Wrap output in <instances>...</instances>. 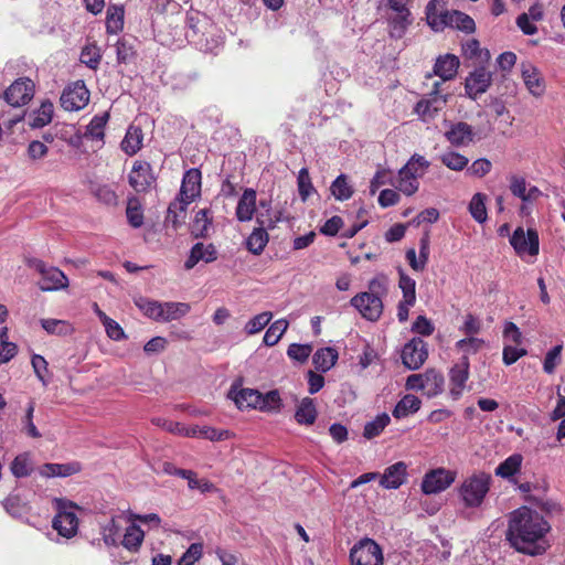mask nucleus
<instances>
[{
  "instance_id": "1",
  "label": "nucleus",
  "mask_w": 565,
  "mask_h": 565,
  "mask_svg": "<svg viewBox=\"0 0 565 565\" xmlns=\"http://www.w3.org/2000/svg\"><path fill=\"white\" fill-rule=\"evenodd\" d=\"M550 529L548 522L537 511L521 507L511 512L505 536L515 551L536 556L545 552L539 542Z\"/></svg>"
},
{
  "instance_id": "2",
  "label": "nucleus",
  "mask_w": 565,
  "mask_h": 565,
  "mask_svg": "<svg viewBox=\"0 0 565 565\" xmlns=\"http://www.w3.org/2000/svg\"><path fill=\"white\" fill-rule=\"evenodd\" d=\"M386 294V279L373 278L369 284V291L355 295L351 305L359 310L363 318L377 321L383 312L382 295Z\"/></svg>"
},
{
  "instance_id": "3",
  "label": "nucleus",
  "mask_w": 565,
  "mask_h": 565,
  "mask_svg": "<svg viewBox=\"0 0 565 565\" xmlns=\"http://www.w3.org/2000/svg\"><path fill=\"white\" fill-rule=\"evenodd\" d=\"M491 476L478 472L467 477L458 488V495L466 508H479L490 490Z\"/></svg>"
},
{
  "instance_id": "4",
  "label": "nucleus",
  "mask_w": 565,
  "mask_h": 565,
  "mask_svg": "<svg viewBox=\"0 0 565 565\" xmlns=\"http://www.w3.org/2000/svg\"><path fill=\"white\" fill-rule=\"evenodd\" d=\"M52 504L56 514L52 521V526L61 536L71 539L76 535L78 529V519L75 514L77 505L62 498H54Z\"/></svg>"
},
{
  "instance_id": "5",
  "label": "nucleus",
  "mask_w": 565,
  "mask_h": 565,
  "mask_svg": "<svg viewBox=\"0 0 565 565\" xmlns=\"http://www.w3.org/2000/svg\"><path fill=\"white\" fill-rule=\"evenodd\" d=\"M28 264L40 274L41 279L38 285L42 291H55L67 288L68 278L57 267H49L43 260L38 258L30 259Z\"/></svg>"
},
{
  "instance_id": "6",
  "label": "nucleus",
  "mask_w": 565,
  "mask_h": 565,
  "mask_svg": "<svg viewBox=\"0 0 565 565\" xmlns=\"http://www.w3.org/2000/svg\"><path fill=\"white\" fill-rule=\"evenodd\" d=\"M350 562L351 565H383V550L374 540L362 539L350 550Z\"/></svg>"
},
{
  "instance_id": "7",
  "label": "nucleus",
  "mask_w": 565,
  "mask_h": 565,
  "mask_svg": "<svg viewBox=\"0 0 565 565\" xmlns=\"http://www.w3.org/2000/svg\"><path fill=\"white\" fill-rule=\"evenodd\" d=\"M162 428L174 435L185 437H198L209 440H222L224 436L227 435L226 430H217L210 426L194 425L191 427H186L183 424L173 420H163Z\"/></svg>"
},
{
  "instance_id": "8",
  "label": "nucleus",
  "mask_w": 565,
  "mask_h": 565,
  "mask_svg": "<svg viewBox=\"0 0 565 565\" xmlns=\"http://www.w3.org/2000/svg\"><path fill=\"white\" fill-rule=\"evenodd\" d=\"M495 475L518 486L521 492L527 493L533 489L530 473L522 468V461H502L495 468Z\"/></svg>"
},
{
  "instance_id": "9",
  "label": "nucleus",
  "mask_w": 565,
  "mask_h": 565,
  "mask_svg": "<svg viewBox=\"0 0 565 565\" xmlns=\"http://www.w3.org/2000/svg\"><path fill=\"white\" fill-rule=\"evenodd\" d=\"M456 477L457 473L452 470L445 468L431 469L423 477L422 491L427 495L440 493L455 482Z\"/></svg>"
},
{
  "instance_id": "10",
  "label": "nucleus",
  "mask_w": 565,
  "mask_h": 565,
  "mask_svg": "<svg viewBox=\"0 0 565 565\" xmlns=\"http://www.w3.org/2000/svg\"><path fill=\"white\" fill-rule=\"evenodd\" d=\"M445 139L456 148H465L480 140L475 128L466 121L446 122Z\"/></svg>"
},
{
  "instance_id": "11",
  "label": "nucleus",
  "mask_w": 565,
  "mask_h": 565,
  "mask_svg": "<svg viewBox=\"0 0 565 565\" xmlns=\"http://www.w3.org/2000/svg\"><path fill=\"white\" fill-rule=\"evenodd\" d=\"M60 102L66 111L83 109L89 102V90L84 81H76L67 85L61 95Z\"/></svg>"
},
{
  "instance_id": "12",
  "label": "nucleus",
  "mask_w": 565,
  "mask_h": 565,
  "mask_svg": "<svg viewBox=\"0 0 565 565\" xmlns=\"http://www.w3.org/2000/svg\"><path fill=\"white\" fill-rule=\"evenodd\" d=\"M510 244L519 256L524 254L535 256L540 250L537 231L534 228H527V231L524 232L523 227L519 226L510 237Z\"/></svg>"
},
{
  "instance_id": "13",
  "label": "nucleus",
  "mask_w": 565,
  "mask_h": 565,
  "mask_svg": "<svg viewBox=\"0 0 565 565\" xmlns=\"http://www.w3.org/2000/svg\"><path fill=\"white\" fill-rule=\"evenodd\" d=\"M402 362L409 370H418L428 358L427 343L420 338H413L404 344Z\"/></svg>"
},
{
  "instance_id": "14",
  "label": "nucleus",
  "mask_w": 565,
  "mask_h": 565,
  "mask_svg": "<svg viewBox=\"0 0 565 565\" xmlns=\"http://www.w3.org/2000/svg\"><path fill=\"white\" fill-rule=\"evenodd\" d=\"M128 179L131 188L138 193L149 191L157 181L152 167L147 161H136Z\"/></svg>"
},
{
  "instance_id": "15",
  "label": "nucleus",
  "mask_w": 565,
  "mask_h": 565,
  "mask_svg": "<svg viewBox=\"0 0 565 565\" xmlns=\"http://www.w3.org/2000/svg\"><path fill=\"white\" fill-rule=\"evenodd\" d=\"M470 362L467 355L461 359L449 370V394L452 399H459L466 388L469 379Z\"/></svg>"
},
{
  "instance_id": "16",
  "label": "nucleus",
  "mask_w": 565,
  "mask_h": 565,
  "mask_svg": "<svg viewBox=\"0 0 565 565\" xmlns=\"http://www.w3.org/2000/svg\"><path fill=\"white\" fill-rule=\"evenodd\" d=\"M33 94V82L29 78H19L6 89L4 99L9 105L20 107L28 104L32 99Z\"/></svg>"
},
{
  "instance_id": "17",
  "label": "nucleus",
  "mask_w": 565,
  "mask_h": 565,
  "mask_svg": "<svg viewBox=\"0 0 565 565\" xmlns=\"http://www.w3.org/2000/svg\"><path fill=\"white\" fill-rule=\"evenodd\" d=\"M448 99L446 95L438 92H430L427 98H423L415 105L414 111L419 118L428 122L437 117L439 111L444 109Z\"/></svg>"
},
{
  "instance_id": "18",
  "label": "nucleus",
  "mask_w": 565,
  "mask_h": 565,
  "mask_svg": "<svg viewBox=\"0 0 565 565\" xmlns=\"http://www.w3.org/2000/svg\"><path fill=\"white\" fill-rule=\"evenodd\" d=\"M492 82V74L480 66L469 74L465 82L466 94L473 100L487 92Z\"/></svg>"
},
{
  "instance_id": "19",
  "label": "nucleus",
  "mask_w": 565,
  "mask_h": 565,
  "mask_svg": "<svg viewBox=\"0 0 565 565\" xmlns=\"http://www.w3.org/2000/svg\"><path fill=\"white\" fill-rule=\"evenodd\" d=\"M202 173L199 169L192 168L185 171L182 178L179 198L185 202H193L201 195Z\"/></svg>"
},
{
  "instance_id": "20",
  "label": "nucleus",
  "mask_w": 565,
  "mask_h": 565,
  "mask_svg": "<svg viewBox=\"0 0 565 565\" xmlns=\"http://www.w3.org/2000/svg\"><path fill=\"white\" fill-rule=\"evenodd\" d=\"M263 217L264 214H259L257 216V223L260 225V227L255 228L246 241L247 249L254 255H260L268 243L269 236L264 226L267 225L269 228H274L275 223L278 221L269 220L267 223Z\"/></svg>"
},
{
  "instance_id": "21",
  "label": "nucleus",
  "mask_w": 565,
  "mask_h": 565,
  "mask_svg": "<svg viewBox=\"0 0 565 565\" xmlns=\"http://www.w3.org/2000/svg\"><path fill=\"white\" fill-rule=\"evenodd\" d=\"M217 252L213 244L196 243L192 246L190 255L184 263L185 269H192L200 260L212 263L216 260Z\"/></svg>"
},
{
  "instance_id": "22",
  "label": "nucleus",
  "mask_w": 565,
  "mask_h": 565,
  "mask_svg": "<svg viewBox=\"0 0 565 565\" xmlns=\"http://www.w3.org/2000/svg\"><path fill=\"white\" fill-rule=\"evenodd\" d=\"M256 191L247 188L244 190L236 206V217L239 222H248L253 218L256 211Z\"/></svg>"
},
{
  "instance_id": "23",
  "label": "nucleus",
  "mask_w": 565,
  "mask_h": 565,
  "mask_svg": "<svg viewBox=\"0 0 565 565\" xmlns=\"http://www.w3.org/2000/svg\"><path fill=\"white\" fill-rule=\"evenodd\" d=\"M228 395L233 398L239 409H258V406L263 401V393L255 388H241L237 392L231 390Z\"/></svg>"
},
{
  "instance_id": "24",
  "label": "nucleus",
  "mask_w": 565,
  "mask_h": 565,
  "mask_svg": "<svg viewBox=\"0 0 565 565\" xmlns=\"http://www.w3.org/2000/svg\"><path fill=\"white\" fill-rule=\"evenodd\" d=\"M522 78L529 92L536 97H540L545 92V83L541 76L540 71L532 64L523 65Z\"/></svg>"
},
{
  "instance_id": "25",
  "label": "nucleus",
  "mask_w": 565,
  "mask_h": 565,
  "mask_svg": "<svg viewBox=\"0 0 565 565\" xmlns=\"http://www.w3.org/2000/svg\"><path fill=\"white\" fill-rule=\"evenodd\" d=\"M460 62L454 54L439 56L434 65V74L443 81L452 79L458 72Z\"/></svg>"
},
{
  "instance_id": "26",
  "label": "nucleus",
  "mask_w": 565,
  "mask_h": 565,
  "mask_svg": "<svg viewBox=\"0 0 565 565\" xmlns=\"http://www.w3.org/2000/svg\"><path fill=\"white\" fill-rule=\"evenodd\" d=\"M190 203L179 196L172 201L168 206L166 224L171 225L173 230L181 227L185 222L186 209Z\"/></svg>"
},
{
  "instance_id": "27",
  "label": "nucleus",
  "mask_w": 565,
  "mask_h": 565,
  "mask_svg": "<svg viewBox=\"0 0 565 565\" xmlns=\"http://www.w3.org/2000/svg\"><path fill=\"white\" fill-rule=\"evenodd\" d=\"M143 132L139 126L130 125L121 140L120 148L129 157L135 156L142 147Z\"/></svg>"
},
{
  "instance_id": "28",
  "label": "nucleus",
  "mask_w": 565,
  "mask_h": 565,
  "mask_svg": "<svg viewBox=\"0 0 565 565\" xmlns=\"http://www.w3.org/2000/svg\"><path fill=\"white\" fill-rule=\"evenodd\" d=\"M213 224V215L210 209L199 210L190 225L191 234L195 238L207 237Z\"/></svg>"
},
{
  "instance_id": "29",
  "label": "nucleus",
  "mask_w": 565,
  "mask_h": 565,
  "mask_svg": "<svg viewBox=\"0 0 565 565\" xmlns=\"http://www.w3.org/2000/svg\"><path fill=\"white\" fill-rule=\"evenodd\" d=\"M406 476V466L403 461H397L388 467L381 476V486L386 489H397L403 484Z\"/></svg>"
},
{
  "instance_id": "30",
  "label": "nucleus",
  "mask_w": 565,
  "mask_h": 565,
  "mask_svg": "<svg viewBox=\"0 0 565 565\" xmlns=\"http://www.w3.org/2000/svg\"><path fill=\"white\" fill-rule=\"evenodd\" d=\"M125 24V8L122 4L110 3L106 12V32L118 34Z\"/></svg>"
},
{
  "instance_id": "31",
  "label": "nucleus",
  "mask_w": 565,
  "mask_h": 565,
  "mask_svg": "<svg viewBox=\"0 0 565 565\" xmlns=\"http://www.w3.org/2000/svg\"><path fill=\"white\" fill-rule=\"evenodd\" d=\"M445 379L441 372L435 369H427L424 372V394L435 397L444 392Z\"/></svg>"
},
{
  "instance_id": "32",
  "label": "nucleus",
  "mask_w": 565,
  "mask_h": 565,
  "mask_svg": "<svg viewBox=\"0 0 565 565\" xmlns=\"http://www.w3.org/2000/svg\"><path fill=\"white\" fill-rule=\"evenodd\" d=\"M318 416L315 399L305 397L300 401L295 413V419L299 425H313Z\"/></svg>"
},
{
  "instance_id": "33",
  "label": "nucleus",
  "mask_w": 565,
  "mask_h": 565,
  "mask_svg": "<svg viewBox=\"0 0 565 565\" xmlns=\"http://www.w3.org/2000/svg\"><path fill=\"white\" fill-rule=\"evenodd\" d=\"M443 21L446 25L456 28L467 33H472L476 30V23L473 19L460 11L446 12L443 17Z\"/></svg>"
},
{
  "instance_id": "34",
  "label": "nucleus",
  "mask_w": 565,
  "mask_h": 565,
  "mask_svg": "<svg viewBox=\"0 0 565 565\" xmlns=\"http://www.w3.org/2000/svg\"><path fill=\"white\" fill-rule=\"evenodd\" d=\"M409 167H402L398 170L397 180L394 185L405 195L411 196L418 191L419 182L414 178L413 172H408Z\"/></svg>"
},
{
  "instance_id": "35",
  "label": "nucleus",
  "mask_w": 565,
  "mask_h": 565,
  "mask_svg": "<svg viewBox=\"0 0 565 565\" xmlns=\"http://www.w3.org/2000/svg\"><path fill=\"white\" fill-rule=\"evenodd\" d=\"M109 119V114L107 111L95 115L89 124L86 126V130L84 137L90 138L93 140H97L104 143L105 138V128Z\"/></svg>"
},
{
  "instance_id": "36",
  "label": "nucleus",
  "mask_w": 565,
  "mask_h": 565,
  "mask_svg": "<svg viewBox=\"0 0 565 565\" xmlns=\"http://www.w3.org/2000/svg\"><path fill=\"white\" fill-rule=\"evenodd\" d=\"M338 358V351L333 348L327 347L319 349L313 354L312 362L318 371L326 373L337 363Z\"/></svg>"
},
{
  "instance_id": "37",
  "label": "nucleus",
  "mask_w": 565,
  "mask_h": 565,
  "mask_svg": "<svg viewBox=\"0 0 565 565\" xmlns=\"http://www.w3.org/2000/svg\"><path fill=\"white\" fill-rule=\"evenodd\" d=\"M420 399L412 394L405 395L394 407L392 414L395 418H404L420 408Z\"/></svg>"
},
{
  "instance_id": "38",
  "label": "nucleus",
  "mask_w": 565,
  "mask_h": 565,
  "mask_svg": "<svg viewBox=\"0 0 565 565\" xmlns=\"http://www.w3.org/2000/svg\"><path fill=\"white\" fill-rule=\"evenodd\" d=\"M177 476L188 480V487L191 490H199L202 493L216 491V487L207 479H199L192 470H175Z\"/></svg>"
},
{
  "instance_id": "39",
  "label": "nucleus",
  "mask_w": 565,
  "mask_h": 565,
  "mask_svg": "<svg viewBox=\"0 0 565 565\" xmlns=\"http://www.w3.org/2000/svg\"><path fill=\"white\" fill-rule=\"evenodd\" d=\"M145 539V532L137 524H131L126 529L121 544L130 552H138Z\"/></svg>"
},
{
  "instance_id": "40",
  "label": "nucleus",
  "mask_w": 565,
  "mask_h": 565,
  "mask_svg": "<svg viewBox=\"0 0 565 565\" xmlns=\"http://www.w3.org/2000/svg\"><path fill=\"white\" fill-rule=\"evenodd\" d=\"M411 11L395 13L390 20V35L394 39H402L407 28L412 24Z\"/></svg>"
},
{
  "instance_id": "41",
  "label": "nucleus",
  "mask_w": 565,
  "mask_h": 565,
  "mask_svg": "<svg viewBox=\"0 0 565 565\" xmlns=\"http://www.w3.org/2000/svg\"><path fill=\"white\" fill-rule=\"evenodd\" d=\"M120 516H113L105 525L102 526L103 541L107 546H117L121 537Z\"/></svg>"
},
{
  "instance_id": "42",
  "label": "nucleus",
  "mask_w": 565,
  "mask_h": 565,
  "mask_svg": "<svg viewBox=\"0 0 565 565\" xmlns=\"http://www.w3.org/2000/svg\"><path fill=\"white\" fill-rule=\"evenodd\" d=\"M162 318L161 321H172L185 316L191 307L185 302H161Z\"/></svg>"
},
{
  "instance_id": "43",
  "label": "nucleus",
  "mask_w": 565,
  "mask_h": 565,
  "mask_svg": "<svg viewBox=\"0 0 565 565\" xmlns=\"http://www.w3.org/2000/svg\"><path fill=\"white\" fill-rule=\"evenodd\" d=\"M53 104L50 100H45L41 104L40 108L34 111L30 126L33 128H42L49 125L53 118Z\"/></svg>"
},
{
  "instance_id": "44",
  "label": "nucleus",
  "mask_w": 565,
  "mask_h": 565,
  "mask_svg": "<svg viewBox=\"0 0 565 565\" xmlns=\"http://www.w3.org/2000/svg\"><path fill=\"white\" fill-rule=\"evenodd\" d=\"M391 423V417L386 413L377 415L373 420L367 422L363 429V436L372 439L381 435L384 428Z\"/></svg>"
},
{
  "instance_id": "45",
  "label": "nucleus",
  "mask_w": 565,
  "mask_h": 565,
  "mask_svg": "<svg viewBox=\"0 0 565 565\" xmlns=\"http://www.w3.org/2000/svg\"><path fill=\"white\" fill-rule=\"evenodd\" d=\"M330 191L332 195L339 201H347L353 195V188L348 182L345 174H340L331 183Z\"/></svg>"
},
{
  "instance_id": "46",
  "label": "nucleus",
  "mask_w": 565,
  "mask_h": 565,
  "mask_svg": "<svg viewBox=\"0 0 565 565\" xmlns=\"http://www.w3.org/2000/svg\"><path fill=\"white\" fill-rule=\"evenodd\" d=\"M486 200V194L476 193L469 203V212L471 216L480 224L484 223L488 218Z\"/></svg>"
},
{
  "instance_id": "47",
  "label": "nucleus",
  "mask_w": 565,
  "mask_h": 565,
  "mask_svg": "<svg viewBox=\"0 0 565 565\" xmlns=\"http://www.w3.org/2000/svg\"><path fill=\"white\" fill-rule=\"evenodd\" d=\"M81 470V465L78 461H71L66 465L58 463H46L43 467V473L46 476H72L77 473Z\"/></svg>"
},
{
  "instance_id": "48",
  "label": "nucleus",
  "mask_w": 565,
  "mask_h": 565,
  "mask_svg": "<svg viewBox=\"0 0 565 565\" xmlns=\"http://www.w3.org/2000/svg\"><path fill=\"white\" fill-rule=\"evenodd\" d=\"M288 328V321L285 319L276 320L265 332L263 342L267 347H273L278 343L282 334Z\"/></svg>"
},
{
  "instance_id": "49",
  "label": "nucleus",
  "mask_w": 565,
  "mask_h": 565,
  "mask_svg": "<svg viewBox=\"0 0 565 565\" xmlns=\"http://www.w3.org/2000/svg\"><path fill=\"white\" fill-rule=\"evenodd\" d=\"M439 159L444 166L452 171H462L469 163V159L457 151H447Z\"/></svg>"
},
{
  "instance_id": "50",
  "label": "nucleus",
  "mask_w": 565,
  "mask_h": 565,
  "mask_svg": "<svg viewBox=\"0 0 565 565\" xmlns=\"http://www.w3.org/2000/svg\"><path fill=\"white\" fill-rule=\"evenodd\" d=\"M282 406V401L278 390H271L266 394H263V401L260 402L258 409L266 413H279Z\"/></svg>"
},
{
  "instance_id": "51",
  "label": "nucleus",
  "mask_w": 565,
  "mask_h": 565,
  "mask_svg": "<svg viewBox=\"0 0 565 565\" xmlns=\"http://www.w3.org/2000/svg\"><path fill=\"white\" fill-rule=\"evenodd\" d=\"M79 60L92 70H97L102 60L100 51L96 44L85 45L81 52Z\"/></svg>"
},
{
  "instance_id": "52",
  "label": "nucleus",
  "mask_w": 565,
  "mask_h": 565,
  "mask_svg": "<svg viewBox=\"0 0 565 565\" xmlns=\"http://www.w3.org/2000/svg\"><path fill=\"white\" fill-rule=\"evenodd\" d=\"M98 316L105 327L107 335L111 340L120 341L127 338L124 329L119 326L118 322L106 316L103 311H98Z\"/></svg>"
},
{
  "instance_id": "53",
  "label": "nucleus",
  "mask_w": 565,
  "mask_h": 565,
  "mask_svg": "<svg viewBox=\"0 0 565 565\" xmlns=\"http://www.w3.org/2000/svg\"><path fill=\"white\" fill-rule=\"evenodd\" d=\"M398 287L403 292V300L408 303L416 301V281L403 270H399Z\"/></svg>"
},
{
  "instance_id": "54",
  "label": "nucleus",
  "mask_w": 565,
  "mask_h": 565,
  "mask_svg": "<svg viewBox=\"0 0 565 565\" xmlns=\"http://www.w3.org/2000/svg\"><path fill=\"white\" fill-rule=\"evenodd\" d=\"M273 315L269 311H265L256 315L245 324V332L248 335H253L262 331L271 320Z\"/></svg>"
},
{
  "instance_id": "55",
  "label": "nucleus",
  "mask_w": 565,
  "mask_h": 565,
  "mask_svg": "<svg viewBox=\"0 0 565 565\" xmlns=\"http://www.w3.org/2000/svg\"><path fill=\"white\" fill-rule=\"evenodd\" d=\"M298 192L302 201H307L310 194L315 191L311 178L307 168L300 169L297 178Z\"/></svg>"
},
{
  "instance_id": "56",
  "label": "nucleus",
  "mask_w": 565,
  "mask_h": 565,
  "mask_svg": "<svg viewBox=\"0 0 565 565\" xmlns=\"http://www.w3.org/2000/svg\"><path fill=\"white\" fill-rule=\"evenodd\" d=\"M562 350L563 345L557 344L546 353L543 362V370L545 373L553 374L555 372V367L562 359Z\"/></svg>"
},
{
  "instance_id": "57",
  "label": "nucleus",
  "mask_w": 565,
  "mask_h": 565,
  "mask_svg": "<svg viewBox=\"0 0 565 565\" xmlns=\"http://www.w3.org/2000/svg\"><path fill=\"white\" fill-rule=\"evenodd\" d=\"M137 306L147 317L157 321H161L163 312L161 308V302L141 299L140 301L137 302Z\"/></svg>"
},
{
  "instance_id": "58",
  "label": "nucleus",
  "mask_w": 565,
  "mask_h": 565,
  "mask_svg": "<svg viewBox=\"0 0 565 565\" xmlns=\"http://www.w3.org/2000/svg\"><path fill=\"white\" fill-rule=\"evenodd\" d=\"M41 326L50 334H67L71 330L66 321L58 319H42Z\"/></svg>"
},
{
  "instance_id": "59",
  "label": "nucleus",
  "mask_w": 565,
  "mask_h": 565,
  "mask_svg": "<svg viewBox=\"0 0 565 565\" xmlns=\"http://www.w3.org/2000/svg\"><path fill=\"white\" fill-rule=\"evenodd\" d=\"M312 352V345L311 344H299V343H291L288 347L287 355L295 361L298 362H305L308 360Z\"/></svg>"
},
{
  "instance_id": "60",
  "label": "nucleus",
  "mask_w": 565,
  "mask_h": 565,
  "mask_svg": "<svg viewBox=\"0 0 565 565\" xmlns=\"http://www.w3.org/2000/svg\"><path fill=\"white\" fill-rule=\"evenodd\" d=\"M430 163L428 160H426L425 157L415 153L411 157L404 167H409L408 172H413L414 178L418 180V178L424 174L425 170L428 169Z\"/></svg>"
},
{
  "instance_id": "61",
  "label": "nucleus",
  "mask_w": 565,
  "mask_h": 565,
  "mask_svg": "<svg viewBox=\"0 0 565 565\" xmlns=\"http://www.w3.org/2000/svg\"><path fill=\"white\" fill-rule=\"evenodd\" d=\"M484 344L486 342L482 339L468 337L459 340L456 347L465 353L463 355L468 356V354L477 353Z\"/></svg>"
},
{
  "instance_id": "62",
  "label": "nucleus",
  "mask_w": 565,
  "mask_h": 565,
  "mask_svg": "<svg viewBox=\"0 0 565 565\" xmlns=\"http://www.w3.org/2000/svg\"><path fill=\"white\" fill-rule=\"evenodd\" d=\"M116 55L118 63L127 64L135 58L136 51L127 41L118 40L116 43Z\"/></svg>"
},
{
  "instance_id": "63",
  "label": "nucleus",
  "mask_w": 565,
  "mask_h": 565,
  "mask_svg": "<svg viewBox=\"0 0 565 565\" xmlns=\"http://www.w3.org/2000/svg\"><path fill=\"white\" fill-rule=\"evenodd\" d=\"M492 169V163L490 160L486 158H480L475 160L471 166L467 168V173L477 177V178H483L487 175Z\"/></svg>"
},
{
  "instance_id": "64",
  "label": "nucleus",
  "mask_w": 565,
  "mask_h": 565,
  "mask_svg": "<svg viewBox=\"0 0 565 565\" xmlns=\"http://www.w3.org/2000/svg\"><path fill=\"white\" fill-rule=\"evenodd\" d=\"M203 546L200 543H193L181 556L178 565H193L202 556Z\"/></svg>"
}]
</instances>
